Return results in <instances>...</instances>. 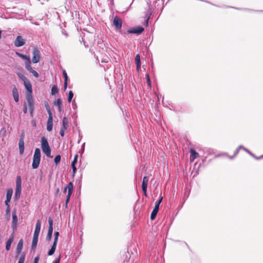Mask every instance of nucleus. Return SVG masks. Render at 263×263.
Segmentation results:
<instances>
[{"label": "nucleus", "mask_w": 263, "mask_h": 263, "mask_svg": "<svg viewBox=\"0 0 263 263\" xmlns=\"http://www.w3.org/2000/svg\"><path fill=\"white\" fill-rule=\"evenodd\" d=\"M39 259H40V255H37V256L34 258L33 263H38Z\"/></svg>", "instance_id": "nucleus-47"}, {"label": "nucleus", "mask_w": 263, "mask_h": 263, "mask_svg": "<svg viewBox=\"0 0 263 263\" xmlns=\"http://www.w3.org/2000/svg\"><path fill=\"white\" fill-rule=\"evenodd\" d=\"M41 221L40 220H37L36 221V223L34 231L40 233V230H41Z\"/></svg>", "instance_id": "nucleus-26"}, {"label": "nucleus", "mask_w": 263, "mask_h": 263, "mask_svg": "<svg viewBox=\"0 0 263 263\" xmlns=\"http://www.w3.org/2000/svg\"><path fill=\"white\" fill-rule=\"evenodd\" d=\"M73 97V92L71 90L69 91V92L68 93V102L69 103H70L71 102Z\"/></svg>", "instance_id": "nucleus-33"}, {"label": "nucleus", "mask_w": 263, "mask_h": 263, "mask_svg": "<svg viewBox=\"0 0 263 263\" xmlns=\"http://www.w3.org/2000/svg\"><path fill=\"white\" fill-rule=\"evenodd\" d=\"M41 161V151L38 148H35L33 155V162L32 167L33 169L37 168L40 164Z\"/></svg>", "instance_id": "nucleus-2"}, {"label": "nucleus", "mask_w": 263, "mask_h": 263, "mask_svg": "<svg viewBox=\"0 0 263 263\" xmlns=\"http://www.w3.org/2000/svg\"><path fill=\"white\" fill-rule=\"evenodd\" d=\"M15 54L18 56L19 57H20L21 58H22L23 60H25V62H27L28 61H29L30 60V58L29 57H27L21 53H20L18 52H15Z\"/></svg>", "instance_id": "nucleus-21"}, {"label": "nucleus", "mask_w": 263, "mask_h": 263, "mask_svg": "<svg viewBox=\"0 0 263 263\" xmlns=\"http://www.w3.org/2000/svg\"><path fill=\"white\" fill-rule=\"evenodd\" d=\"M23 111L24 114H26L27 112V106L26 103H24V108H23Z\"/></svg>", "instance_id": "nucleus-48"}, {"label": "nucleus", "mask_w": 263, "mask_h": 263, "mask_svg": "<svg viewBox=\"0 0 263 263\" xmlns=\"http://www.w3.org/2000/svg\"><path fill=\"white\" fill-rule=\"evenodd\" d=\"M57 245V243H56L55 242H53L51 249L49 250L48 252V255L49 256H51L53 254L56 249Z\"/></svg>", "instance_id": "nucleus-19"}, {"label": "nucleus", "mask_w": 263, "mask_h": 263, "mask_svg": "<svg viewBox=\"0 0 263 263\" xmlns=\"http://www.w3.org/2000/svg\"><path fill=\"white\" fill-rule=\"evenodd\" d=\"M41 142V148L43 152L46 155L47 157H50L51 156V148L49 146L47 139L44 137H42Z\"/></svg>", "instance_id": "nucleus-1"}, {"label": "nucleus", "mask_w": 263, "mask_h": 263, "mask_svg": "<svg viewBox=\"0 0 263 263\" xmlns=\"http://www.w3.org/2000/svg\"><path fill=\"white\" fill-rule=\"evenodd\" d=\"M148 181V178L146 176H144L143 178L142 182V188H147V183Z\"/></svg>", "instance_id": "nucleus-22"}, {"label": "nucleus", "mask_w": 263, "mask_h": 263, "mask_svg": "<svg viewBox=\"0 0 263 263\" xmlns=\"http://www.w3.org/2000/svg\"><path fill=\"white\" fill-rule=\"evenodd\" d=\"M54 104L57 105L58 107H60V106H62V102L61 100L59 98L54 102Z\"/></svg>", "instance_id": "nucleus-36"}, {"label": "nucleus", "mask_w": 263, "mask_h": 263, "mask_svg": "<svg viewBox=\"0 0 263 263\" xmlns=\"http://www.w3.org/2000/svg\"><path fill=\"white\" fill-rule=\"evenodd\" d=\"M18 146H19L20 154L21 155H22L24 152V134H22V137L19 140Z\"/></svg>", "instance_id": "nucleus-11"}, {"label": "nucleus", "mask_w": 263, "mask_h": 263, "mask_svg": "<svg viewBox=\"0 0 263 263\" xmlns=\"http://www.w3.org/2000/svg\"><path fill=\"white\" fill-rule=\"evenodd\" d=\"M12 95L15 102H17L19 100V94L16 86H14L12 89Z\"/></svg>", "instance_id": "nucleus-14"}, {"label": "nucleus", "mask_w": 263, "mask_h": 263, "mask_svg": "<svg viewBox=\"0 0 263 263\" xmlns=\"http://www.w3.org/2000/svg\"><path fill=\"white\" fill-rule=\"evenodd\" d=\"M12 227L14 230L16 228L17 225V217L16 216V210H14L12 212Z\"/></svg>", "instance_id": "nucleus-10"}, {"label": "nucleus", "mask_w": 263, "mask_h": 263, "mask_svg": "<svg viewBox=\"0 0 263 263\" xmlns=\"http://www.w3.org/2000/svg\"><path fill=\"white\" fill-rule=\"evenodd\" d=\"M54 235V238L53 242H55L56 243H57L58 240V237L59 236V233L58 232H55Z\"/></svg>", "instance_id": "nucleus-41"}, {"label": "nucleus", "mask_w": 263, "mask_h": 263, "mask_svg": "<svg viewBox=\"0 0 263 263\" xmlns=\"http://www.w3.org/2000/svg\"><path fill=\"white\" fill-rule=\"evenodd\" d=\"M84 146H85V143H83V144L82 146V148L83 149L84 148Z\"/></svg>", "instance_id": "nucleus-62"}, {"label": "nucleus", "mask_w": 263, "mask_h": 263, "mask_svg": "<svg viewBox=\"0 0 263 263\" xmlns=\"http://www.w3.org/2000/svg\"><path fill=\"white\" fill-rule=\"evenodd\" d=\"M39 234H40L39 232H36L34 231L33 238L38 239Z\"/></svg>", "instance_id": "nucleus-50"}, {"label": "nucleus", "mask_w": 263, "mask_h": 263, "mask_svg": "<svg viewBox=\"0 0 263 263\" xmlns=\"http://www.w3.org/2000/svg\"><path fill=\"white\" fill-rule=\"evenodd\" d=\"M32 123L33 126H36V122L34 120H32Z\"/></svg>", "instance_id": "nucleus-57"}, {"label": "nucleus", "mask_w": 263, "mask_h": 263, "mask_svg": "<svg viewBox=\"0 0 263 263\" xmlns=\"http://www.w3.org/2000/svg\"><path fill=\"white\" fill-rule=\"evenodd\" d=\"M23 247V240L22 239H20L17 243L16 247V253L17 255L20 254L22 252Z\"/></svg>", "instance_id": "nucleus-15"}, {"label": "nucleus", "mask_w": 263, "mask_h": 263, "mask_svg": "<svg viewBox=\"0 0 263 263\" xmlns=\"http://www.w3.org/2000/svg\"><path fill=\"white\" fill-rule=\"evenodd\" d=\"M68 184L67 185V186L66 187H65L64 190V193L66 192L67 190H68Z\"/></svg>", "instance_id": "nucleus-58"}, {"label": "nucleus", "mask_w": 263, "mask_h": 263, "mask_svg": "<svg viewBox=\"0 0 263 263\" xmlns=\"http://www.w3.org/2000/svg\"><path fill=\"white\" fill-rule=\"evenodd\" d=\"M2 37V31L0 30V39H1Z\"/></svg>", "instance_id": "nucleus-63"}, {"label": "nucleus", "mask_w": 263, "mask_h": 263, "mask_svg": "<svg viewBox=\"0 0 263 263\" xmlns=\"http://www.w3.org/2000/svg\"><path fill=\"white\" fill-rule=\"evenodd\" d=\"M16 74H17V76L19 77V78L22 81H23L24 83H25V82H26L29 80L27 77H26L24 75H23V74H22L21 73L17 72Z\"/></svg>", "instance_id": "nucleus-24"}, {"label": "nucleus", "mask_w": 263, "mask_h": 263, "mask_svg": "<svg viewBox=\"0 0 263 263\" xmlns=\"http://www.w3.org/2000/svg\"><path fill=\"white\" fill-rule=\"evenodd\" d=\"M66 129H63V128H61V130H60V135L61 136V137H63L65 135V130Z\"/></svg>", "instance_id": "nucleus-51"}, {"label": "nucleus", "mask_w": 263, "mask_h": 263, "mask_svg": "<svg viewBox=\"0 0 263 263\" xmlns=\"http://www.w3.org/2000/svg\"><path fill=\"white\" fill-rule=\"evenodd\" d=\"M10 200H11V199L6 198V200H5V204L7 206V207H8V206H10L9 202H10Z\"/></svg>", "instance_id": "nucleus-52"}, {"label": "nucleus", "mask_w": 263, "mask_h": 263, "mask_svg": "<svg viewBox=\"0 0 263 263\" xmlns=\"http://www.w3.org/2000/svg\"><path fill=\"white\" fill-rule=\"evenodd\" d=\"M148 18H147V20H146V25H147V24H148Z\"/></svg>", "instance_id": "nucleus-64"}, {"label": "nucleus", "mask_w": 263, "mask_h": 263, "mask_svg": "<svg viewBox=\"0 0 263 263\" xmlns=\"http://www.w3.org/2000/svg\"><path fill=\"white\" fill-rule=\"evenodd\" d=\"M68 203H65V204L63 205V206H65V208H67Z\"/></svg>", "instance_id": "nucleus-61"}, {"label": "nucleus", "mask_w": 263, "mask_h": 263, "mask_svg": "<svg viewBox=\"0 0 263 263\" xmlns=\"http://www.w3.org/2000/svg\"><path fill=\"white\" fill-rule=\"evenodd\" d=\"M67 81H64V89L66 90V88H67Z\"/></svg>", "instance_id": "nucleus-56"}, {"label": "nucleus", "mask_w": 263, "mask_h": 263, "mask_svg": "<svg viewBox=\"0 0 263 263\" xmlns=\"http://www.w3.org/2000/svg\"><path fill=\"white\" fill-rule=\"evenodd\" d=\"M63 75L64 78V81H66V80L68 81V76H67V73L65 70H64L63 71Z\"/></svg>", "instance_id": "nucleus-44"}, {"label": "nucleus", "mask_w": 263, "mask_h": 263, "mask_svg": "<svg viewBox=\"0 0 263 263\" xmlns=\"http://www.w3.org/2000/svg\"><path fill=\"white\" fill-rule=\"evenodd\" d=\"M12 194H13V190L12 189H8L7 191L6 198L11 199Z\"/></svg>", "instance_id": "nucleus-29"}, {"label": "nucleus", "mask_w": 263, "mask_h": 263, "mask_svg": "<svg viewBox=\"0 0 263 263\" xmlns=\"http://www.w3.org/2000/svg\"><path fill=\"white\" fill-rule=\"evenodd\" d=\"M22 191V180L20 176H18L16 177V188L14 194V198L15 200H17L21 195Z\"/></svg>", "instance_id": "nucleus-3"}, {"label": "nucleus", "mask_w": 263, "mask_h": 263, "mask_svg": "<svg viewBox=\"0 0 263 263\" xmlns=\"http://www.w3.org/2000/svg\"><path fill=\"white\" fill-rule=\"evenodd\" d=\"M144 28L142 26H138L131 29L128 30L127 33L139 34H141L144 31Z\"/></svg>", "instance_id": "nucleus-8"}, {"label": "nucleus", "mask_w": 263, "mask_h": 263, "mask_svg": "<svg viewBox=\"0 0 263 263\" xmlns=\"http://www.w3.org/2000/svg\"><path fill=\"white\" fill-rule=\"evenodd\" d=\"M123 263H134V258L130 256L127 259H124Z\"/></svg>", "instance_id": "nucleus-34"}, {"label": "nucleus", "mask_w": 263, "mask_h": 263, "mask_svg": "<svg viewBox=\"0 0 263 263\" xmlns=\"http://www.w3.org/2000/svg\"><path fill=\"white\" fill-rule=\"evenodd\" d=\"M38 242V239L33 238L32 245H31V250H34L36 247L37 243Z\"/></svg>", "instance_id": "nucleus-25"}, {"label": "nucleus", "mask_w": 263, "mask_h": 263, "mask_svg": "<svg viewBox=\"0 0 263 263\" xmlns=\"http://www.w3.org/2000/svg\"><path fill=\"white\" fill-rule=\"evenodd\" d=\"M68 194L66 196V201L65 202L67 203H68L69 201V200H70V196H71V195L72 194V190H73V183L71 182H70L69 183H68Z\"/></svg>", "instance_id": "nucleus-12"}, {"label": "nucleus", "mask_w": 263, "mask_h": 263, "mask_svg": "<svg viewBox=\"0 0 263 263\" xmlns=\"http://www.w3.org/2000/svg\"><path fill=\"white\" fill-rule=\"evenodd\" d=\"M25 259V254L24 252H23V253H21V256L19 258V260H18V261L22 262L24 263Z\"/></svg>", "instance_id": "nucleus-35"}, {"label": "nucleus", "mask_w": 263, "mask_h": 263, "mask_svg": "<svg viewBox=\"0 0 263 263\" xmlns=\"http://www.w3.org/2000/svg\"><path fill=\"white\" fill-rule=\"evenodd\" d=\"M78 157V154H76V155L74 156V159H73V160L72 161V163H71V165H75V164H76L77 163V162Z\"/></svg>", "instance_id": "nucleus-42"}, {"label": "nucleus", "mask_w": 263, "mask_h": 263, "mask_svg": "<svg viewBox=\"0 0 263 263\" xmlns=\"http://www.w3.org/2000/svg\"><path fill=\"white\" fill-rule=\"evenodd\" d=\"M244 150L247 152V153H248L250 155H251L252 156L254 157V158H255L256 159H259L260 158H263V155L262 156H261L260 157H256L253 154H252V153H251L248 149H247V148H244Z\"/></svg>", "instance_id": "nucleus-37"}, {"label": "nucleus", "mask_w": 263, "mask_h": 263, "mask_svg": "<svg viewBox=\"0 0 263 263\" xmlns=\"http://www.w3.org/2000/svg\"><path fill=\"white\" fill-rule=\"evenodd\" d=\"M24 85L25 87V88L26 90L28 91L29 93H32V88L31 84L29 80L27 81V82H25L24 83Z\"/></svg>", "instance_id": "nucleus-17"}, {"label": "nucleus", "mask_w": 263, "mask_h": 263, "mask_svg": "<svg viewBox=\"0 0 263 263\" xmlns=\"http://www.w3.org/2000/svg\"><path fill=\"white\" fill-rule=\"evenodd\" d=\"M61 157L60 155H58L55 156L54 159V162L56 165L58 164L61 161Z\"/></svg>", "instance_id": "nucleus-31"}, {"label": "nucleus", "mask_w": 263, "mask_h": 263, "mask_svg": "<svg viewBox=\"0 0 263 263\" xmlns=\"http://www.w3.org/2000/svg\"><path fill=\"white\" fill-rule=\"evenodd\" d=\"M45 106L48 113L52 112L49 105L47 102H45Z\"/></svg>", "instance_id": "nucleus-38"}, {"label": "nucleus", "mask_w": 263, "mask_h": 263, "mask_svg": "<svg viewBox=\"0 0 263 263\" xmlns=\"http://www.w3.org/2000/svg\"><path fill=\"white\" fill-rule=\"evenodd\" d=\"M25 44V40L23 39V37L18 35L16 37L15 41H14V45L17 47H21L23 46Z\"/></svg>", "instance_id": "nucleus-9"}, {"label": "nucleus", "mask_w": 263, "mask_h": 263, "mask_svg": "<svg viewBox=\"0 0 263 263\" xmlns=\"http://www.w3.org/2000/svg\"><path fill=\"white\" fill-rule=\"evenodd\" d=\"M163 199V197L160 196L159 199L155 202V207L151 213V219L154 220L155 219L156 215L158 212L160 204L161 203Z\"/></svg>", "instance_id": "nucleus-4"}, {"label": "nucleus", "mask_w": 263, "mask_h": 263, "mask_svg": "<svg viewBox=\"0 0 263 263\" xmlns=\"http://www.w3.org/2000/svg\"><path fill=\"white\" fill-rule=\"evenodd\" d=\"M49 228H53V220L51 217L48 218Z\"/></svg>", "instance_id": "nucleus-40"}, {"label": "nucleus", "mask_w": 263, "mask_h": 263, "mask_svg": "<svg viewBox=\"0 0 263 263\" xmlns=\"http://www.w3.org/2000/svg\"><path fill=\"white\" fill-rule=\"evenodd\" d=\"M58 88L57 86L55 85H53L51 88V95H54L55 93H58Z\"/></svg>", "instance_id": "nucleus-30"}, {"label": "nucleus", "mask_w": 263, "mask_h": 263, "mask_svg": "<svg viewBox=\"0 0 263 263\" xmlns=\"http://www.w3.org/2000/svg\"><path fill=\"white\" fill-rule=\"evenodd\" d=\"M30 73H31L35 78H37L39 77L38 73L34 69L32 70V71H31Z\"/></svg>", "instance_id": "nucleus-43"}, {"label": "nucleus", "mask_w": 263, "mask_h": 263, "mask_svg": "<svg viewBox=\"0 0 263 263\" xmlns=\"http://www.w3.org/2000/svg\"><path fill=\"white\" fill-rule=\"evenodd\" d=\"M6 213L7 215H10V206H8L6 210Z\"/></svg>", "instance_id": "nucleus-46"}, {"label": "nucleus", "mask_w": 263, "mask_h": 263, "mask_svg": "<svg viewBox=\"0 0 263 263\" xmlns=\"http://www.w3.org/2000/svg\"><path fill=\"white\" fill-rule=\"evenodd\" d=\"M135 61L136 64L137 69L138 70L141 67L140 56L139 54H137L136 55Z\"/></svg>", "instance_id": "nucleus-18"}, {"label": "nucleus", "mask_w": 263, "mask_h": 263, "mask_svg": "<svg viewBox=\"0 0 263 263\" xmlns=\"http://www.w3.org/2000/svg\"><path fill=\"white\" fill-rule=\"evenodd\" d=\"M71 166L72 168L73 174H74L77 171V167L76 165H71Z\"/></svg>", "instance_id": "nucleus-53"}, {"label": "nucleus", "mask_w": 263, "mask_h": 263, "mask_svg": "<svg viewBox=\"0 0 263 263\" xmlns=\"http://www.w3.org/2000/svg\"><path fill=\"white\" fill-rule=\"evenodd\" d=\"M146 78H147V84L149 85V86H151V80H150L149 76L148 74H146Z\"/></svg>", "instance_id": "nucleus-49"}, {"label": "nucleus", "mask_w": 263, "mask_h": 263, "mask_svg": "<svg viewBox=\"0 0 263 263\" xmlns=\"http://www.w3.org/2000/svg\"><path fill=\"white\" fill-rule=\"evenodd\" d=\"M190 161L193 162L198 156V153H197L194 149H190Z\"/></svg>", "instance_id": "nucleus-16"}, {"label": "nucleus", "mask_w": 263, "mask_h": 263, "mask_svg": "<svg viewBox=\"0 0 263 263\" xmlns=\"http://www.w3.org/2000/svg\"><path fill=\"white\" fill-rule=\"evenodd\" d=\"M53 233V228H48V233L47 235V239L49 240L51 239Z\"/></svg>", "instance_id": "nucleus-28"}, {"label": "nucleus", "mask_w": 263, "mask_h": 263, "mask_svg": "<svg viewBox=\"0 0 263 263\" xmlns=\"http://www.w3.org/2000/svg\"><path fill=\"white\" fill-rule=\"evenodd\" d=\"M113 24L117 29H120L122 27V21L119 16H116L113 19Z\"/></svg>", "instance_id": "nucleus-7"}, {"label": "nucleus", "mask_w": 263, "mask_h": 263, "mask_svg": "<svg viewBox=\"0 0 263 263\" xmlns=\"http://www.w3.org/2000/svg\"><path fill=\"white\" fill-rule=\"evenodd\" d=\"M58 109L59 111H61L62 110V106H60V107H58Z\"/></svg>", "instance_id": "nucleus-60"}, {"label": "nucleus", "mask_w": 263, "mask_h": 263, "mask_svg": "<svg viewBox=\"0 0 263 263\" xmlns=\"http://www.w3.org/2000/svg\"><path fill=\"white\" fill-rule=\"evenodd\" d=\"M142 191L145 196H147V188H142Z\"/></svg>", "instance_id": "nucleus-54"}, {"label": "nucleus", "mask_w": 263, "mask_h": 263, "mask_svg": "<svg viewBox=\"0 0 263 263\" xmlns=\"http://www.w3.org/2000/svg\"><path fill=\"white\" fill-rule=\"evenodd\" d=\"M244 148H246L245 147H244L242 145H240L235 151V155H236L238 153V152H239V149H244Z\"/></svg>", "instance_id": "nucleus-45"}, {"label": "nucleus", "mask_w": 263, "mask_h": 263, "mask_svg": "<svg viewBox=\"0 0 263 263\" xmlns=\"http://www.w3.org/2000/svg\"><path fill=\"white\" fill-rule=\"evenodd\" d=\"M68 127V120L66 117H64L62 120V127L61 128L66 129Z\"/></svg>", "instance_id": "nucleus-23"}, {"label": "nucleus", "mask_w": 263, "mask_h": 263, "mask_svg": "<svg viewBox=\"0 0 263 263\" xmlns=\"http://www.w3.org/2000/svg\"><path fill=\"white\" fill-rule=\"evenodd\" d=\"M14 240V232L11 234L10 237L8 239V240L6 242V249L7 251H9L10 249L11 245Z\"/></svg>", "instance_id": "nucleus-13"}, {"label": "nucleus", "mask_w": 263, "mask_h": 263, "mask_svg": "<svg viewBox=\"0 0 263 263\" xmlns=\"http://www.w3.org/2000/svg\"><path fill=\"white\" fill-rule=\"evenodd\" d=\"M30 64H31V60H30L29 61H28L27 62H25V68L30 72H31V71H32V70H33V68L31 66Z\"/></svg>", "instance_id": "nucleus-27"}, {"label": "nucleus", "mask_w": 263, "mask_h": 263, "mask_svg": "<svg viewBox=\"0 0 263 263\" xmlns=\"http://www.w3.org/2000/svg\"><path fill=\"white\" fill-rule=\"evenodd\" d=\"M53 123L52 122H47V130L48 132H51L52 130Z\"/></svg>", "instance_id": "nucleus-32"}, {"label": "nucleus", "mask_w": 263, "mask_h": 263, "mask_svg": "<svg viewBox=\"0 0 263 263\" xmlns=\"http://www.w3.org/2000/svg\"><path fill=\"white\" fill-rule=\"evenodd\" d=\"M48 118L47 120V122H52L53 123V116L52 112L48 113Z\"/></svg>", "instance_id": "nucleus-39"}, {"label": "nucleus", "mask_w": 263, "mask_h": 263, "mask_svg": "<svg viewBox=\"0 0 263 263\" xmlns=\"http://www.w3.org/2000/svg\"><path fill=\"white\" fill-rule=\"evenodd\" d=\"M57 245V243H56L55 242H53L51 249L49 250L48 252V255L49 256H51L53 254L56 249Z\"/></svg>", "instance_id": "nucleus-20"}, {"label": "nucleus", "mask_w": 263, "mask_h": 263, "mask_svg": "<svg viewBox=\"0 0 263 263\" xmlns=\"http://www.w3.org/2000/svg\"><path fill=\"white\" fill-rule=\"evenodd\" d=\"M61 259V255L57 259H55L53 263H60Z\"/></svg>", "instance_id": "nucleus-55"}, {"label": "nucleus", "mask_w": 263, "mask_h": 263, "mask_svg": "<svg viewBox=\"0 0 263 263\" xmlns=\"http://www.w3.org/2000/svg\"><path fill=\"white\" fill-rule=\"evenodd\" d=\"M32 63L34 64L38 63L40 61L41 58L40 50L36 47L34 48L32 51Z\"/></svg>", "instance_id": "nucleus-6"}, {"label": "nucleus", "mask_w": 263, "mask_h": 263, "mask_svg": "<svg viewBox=\"0 0 263 263\" xmlns=\"http://www.w3.org/2000/svg\"><path fill=\"white\" fill-rule=\"evenodd\" d=\"M62 33H63V34H64L66 37H67V36H68V34H67V33H66L65 31H62Z\"/></svg>", "instance_id": "nucleus-59"}, {"label": "nucleus", "mask_w": 263, "mask_h": 263, "mask_svg": "<svg viewBox=\"0 0 263 263\" xmlns=\"http://www.w3.org/2000/svg\"><path fill=\"white\" fill-rule=\"evenodd\" d=\"M26 100L28 104L29 109L31 116H32L34 111V101L31 93H28L27 95Z\"/></svg>", "instance_id": "nucleus-5"}]
</instances>
